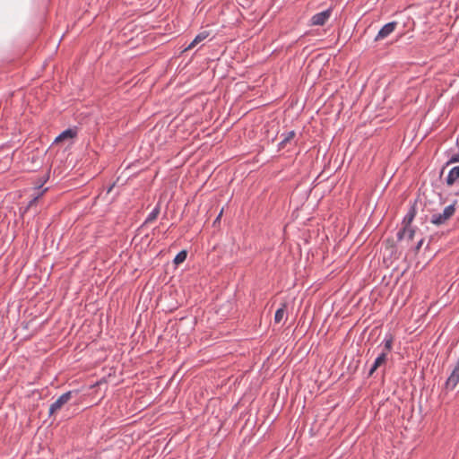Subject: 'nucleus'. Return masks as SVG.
<instances>
[{"instance_id": "obj_20", "label": "nucleus", "mask_w": 459, "mask_h": 459, "mask_svg": "<svg viewBox=\"0 0 459 459\" xmlns=\"http://www.w3.org/2000/svg\"><path fill=\"white\" fill-rule=\"evenodd\" d=\"M380 366L374 361L373 365L371 366L369 371H368V376H372L373 373L377 369V368H379Z\"/></svg>"}, {"instance_id": "obj_9", "label": "nucleus", "mask_w": 459, "mask_h": 459, "mask_svg": "<svg viewBox=\"0 0 459 459\" xmlns=\"http://www.w3.org/2000/svg\"><path fill=\"white\" fill-rule=\"evenodd\" d=\"M296 135L295 131L291 130L281 134V141L278 144L279 150L283 149Z\"/></svg>"}, {"instance_id": "obj_16", "label": "nucleus", "mask_w": 459, "mask_h": 459, "mask_svg": "<svg viewBox=\"0 0 459 459\" xmlns=\"http://www.w3.org/2000/svg\"><path fill=\"white\" fill-rule=\"evenodd\" d=\"M415 231L411 226H406V236L405 238L411 240L414 237Z\"/></svg>"}, {"instance_id": "obj_13", "label": "nucleus", "mask_w": 459, "mask_h": 459, "mask_svg": "<svg viewBox=\"0 0 459 459\" xmlns=\"http://www.w3.org/2000/svg\"><path fill=\"white\" fill-rule=\"evenodd\" d=\"M186 256H187V252L186 250H182V251H180L179 253L177 254V255L175 256L173 262L177 265L180 264L183 262H185V260L186 259Z\"/></svg>"}, {"instance_id": "obj_6", "label": "nucleus", "mask_w": 459, "mask_h": 459, "mask_svg": "<svg viewBox=\"0 0 459 459\" xmlns=\"http://www.w3.org/2000/svg\"><path fill=\"white\" fill-rule=\"evenodd\" d=\"M77 135L76 127L67 128L64 130L59 135H57L54 141L55 143L64 142L65 140H72Z\"/></svg>"}, {"instance_id": "obj_10", "label": "nucleus", "mask_w": 459, "mask_h": 459, "mask_svg": "<svg viewBox=\"0 0 459 459\" xmlns=\"http://www.w3.org/2000/svg\"><path fill=\"white\" fill-rule=\"evenodd\" d=\"M394 342V337L391 333L385 334L382 345L384 346L382 352L388 355V353L392 351Z\"/></svg>"}, {"instance_id": "obj_17", "label": "nucleus", "mask_w": 459, "mask_h": 459, "mask_svg": "<svg viewBox=\"0 0 459 459\" xmlns=\"http://www.w3.org/2000/svg\"><path fill=\"white\" fill-rule=\"evenodd\" d=\"M397 239L398 240H402L403 238H405V236H406V226L403 225V229H401L398 232H397Z\"/></svg>"}, {"instance_id": "obj_15", "label": "nucleus", "mask_w": 459, "mask_h": 459, "mask_svg": "<svg viewBox=\"0 0 459 459\" xmlns=\"http://www.w3.org/2000/svg\"><path fill=\"white\" fill-rule=\"evenodd\" d=\"M387 359V354L381 352L375 359V362H377L379 366L385 363Z\"/></svg>"}, {"instance_id": "obj_22", "label": "nucleus", "mask_w": 459, "mask_h": 459, "mask_svg": "<svg viewBox=\"0 0 459 459\" xmlns=\"http://www.w3.org/2000/svg\"><path fill=\"white\" fill-rule=\"evenodd\" d=\"M422 244H423V239H420V240L417 243V245H416V247H415V249H416V250H420V247H421V246H422Z\"/></svg>"}, {"instance_id": "obj_3", "label": "nucleus", "mask_w": 459, "mask_h": 459, "mask_svg": "<svg viewBox=\"0 0 459 459\" xmlns=\"http://www.w3.org/2000/svg\"><path fill=\"white\" fill-rule=\"evenodd\" d=\"M459 383V359L456 361L455 367L453 368L449 377H447L445 383V389L447 391H452L455 388L457 384Z\"/></svg>"}, {"instance_id": "obj_21", "label": "nucleus", "mask_w": 459, "mask_h": 459, "mask_svg": "<svg viewBox=\"0 0 459 459\" xmlns=\"http://www.w3.org/2000/svg\"><path fill=\"white\" fill-rule=\"evenodd\" d=\"M380 366L374 361L373 365L371 366L369 371H368V376H372L373 373L377 369V368H379Z\"/></svg>"}, {"instance_id": "obj_1", "label": "nucleus", "mask_w": 459, "mask_h": 459, "mask_svg": "<svg viewBox=\"0 0 459 459\" xmlns=\"http://www.w3.org/2000/svg\"><path fill=\"white\" fill-rule=\"evenodd\" d=\"M455 204L456 201H455L454 204L446 206L443 212L434 213L431 216L430 222L437 226L445 224L455 214Z\"/></svg>"}, {"instance_id": "obj_8", "label": "nucleus", "mask_w": 459, "mask_h": 459, "mask_svg": "<svg viewBox=\"0 0 459 459\" xmlns=\"http://www.w3.org/2000/svg\"><path fill=\"white\" fill-rule=\"evenodd\" d=\"M457 179H459V166H455L450 169L446 182L448 186H453Z\"/></svg>"}, {"instance_id": "obj_11", "label": "nucleus", "mask_w": 459, "mask_h": 459, "mask_svg": "<svg viewBox=\"0 0 459 459\" xmlns=\"http://www.w3.org/2000/svg\"><path fill=\"white\" fill-rule=\"evenodd\" d=\"M415 215H416V210L413 206H411L410 208V210L408 211L407 214L404 216V218L403 220V224L404 226H411V223L414 220Z\"/></svg>"}, {"instance_id": "obj_12", "label": "nucleus", "mask_w": 459, "mask_h": 459, "mask_svg": "<svg viewBox=\"0 0 459 459\" xmlns=\"http://www.w3.org/2000/svg\"><path fill=\"white\" fill-rule=\"evenodd\" d=\"M160 204H157L153 209L152 211L148 214L147 218L145 219L144 221V223L143 224H148V223H151L154 220L157 219V217L159 216L160 214Z\"/></svg>"}, {"instance_id": "obj_18", "label": "nucleus", "mask_w": 459, "mask_h": 459, "mask_svg": "<svg viewBox=\"0 0 459 459\" xmlns=\"http://www.w3.org/2000/svg\"><path fill=\"white\" fill-rule=\"evenodd\" d=\"M46 190H47V188H46V189H44V190H43L40 194H39L38 195L34 196V197L30 201L29 204H28V208H29V207H30L33 204H35V203H36V201L39 198V196H41V195H43V193H44Z\"/></svg>"}, {"instance_id": "obj_2", "label": "nucleus", "mask_w": 459, "mask_h": 459, "mask_svg": "<svg viewBox=\"0 0 459 459\" xmlns=\"http://www.w3.org/2000/svg\"><path fill=\"white\" fill-rule=\"evenodd\" d=\"M76 391H68L60 395L51 405L49 406V415H52L56 411H59L65 403H67L74 394H76Z\"/></svg>"}, {"instance_id": "obj_14", "label": "nucleus", "mask_w": 459, "mask_h": 459, "mask_svg": "<svg viewBox=\"0 0 459 459\" xmlns=\"http://www.w3.org/2000/svg\"><path fill=\"white\" fill-rule=\"evenodd\" d=\"M284 315H285V305H282V307L278 308L275 312L274 322L280 323L282 320Z\"/></svg>"}, {"instance_id": "obj_4", "label": "nucleus", "mask_w": 459, "mask_h": 459, "mask_svg": "<svg viewBox=\"0 0 459 459\" xmlns=\"http://www.w3.org/2000/svg\"><path fill=\"white\" fill-rule=\"evenodd\" d=\"M333 13V8H328L323 12L315 13L310 20V23L313 26H323L329 20Z\"/></svg>"}, {"instance_id": "obj_19", "label": "nucleus", "mask_w": 459, "mask_h": 459, "mask_svg": "<svg viewBox=\"0 0 459 459\" xmlns=\"http://www.w3.org/2000/svg\"><path fill=\"white\" fill-rule=\"evenodd\" d=\"M459 162V153L453 155L450 160L447 161L446 165L450 163Z\"/></svg>"}, {"instance_id": "obj_7", "label": "nucleus", "mask_w": 459, "mask_h": 459, "mask_svg": "<svg viewBox=\"0 0 459 459\" xmlns=\"http://www.w3.org/2000/svg\"><path fill=\"white\" fill-rule=\"evenodd\" d=\"M210 35V32L207 31V30H203L201 32H199L195 37V39H193V41L185 48V51H187V50H190L192 49L193 48H195L197 44H199L200 42L204 41V39H206Z\"/></svg>"}, {"instance_id": "obj_5", "label": "nucleus", "mask_w": 459, "mask_h": 459, "mask_svg": "<svg viewBox=\"0 0 459 459\" xmlns=\"http://www.w3.org/2000/svg\"><path fill=\"white\" fill-rule=\"evenodd\" d=\"M396 26H397L396 22H390L385 24L380 29V30L378 31L377 36L375 37V41H379V40H382V39L387 38L389 35H391L394 31Z\"/></svg>"}]
</instances>
